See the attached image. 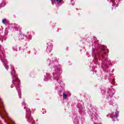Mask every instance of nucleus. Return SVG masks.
Segmentation results:
<instances>
[{
    "mask_svg": "<svg viewBox=\"0 0 124 124\" xmlns=\"http://www.w3.org/2000/svg\"><path fill=\"white\" fill-rule=\"evenodd\" d=\"M6 21V19H3V20H2V23L3 24H5V21Z\"/></svg>",
    "mask_w": 124,
    "mask_h": 124,
    "instance_id": "4",
    "label": "nucleus"
},
{
    "mask_svg": "<svg viewBox=\"0 0 124 124\" xmlns=\"http://www.w3.org/2000/svg\"><path fill=\"white\" fill-rule=\"evenodd\" d=\"M51 0L52 4H54V3H55V4H58L62 2V0Z\"/></svg>",
    "mask_w": 124,
    "mask_h": 124,
    "instance_id": "1",
    "label": "nucleus"
},
{
    "mask_svg": "<svg viewBox=\"0 0 124 124\" xmlns=\"http://www.w3.org/2000/svg\"><path fill=\"white\" fill-rule=\"evenodd\" d=\"M103 52H104V54H105V52L104 50H103Z\"/></svg>",
    "mask_w": 124,
    "mask_h": 124,
    "instance_id": "8",
    "label": "nucleus"
},
{
    "mask_svg": "<svg viewBox=\"0 0 124 124\" xmlns=\"http://www.w3.org/2000/svg\"><path fill=\"white\" fill-rule=\"evenodd\" d=\"M12 74V75H13V74Z\"/></svg>",
    "mask_w": 124,
    "mask_h": 124,
    "instance_id": "9",
    "label": "nucleus"
},
{
    "mask_svg": "<svg viewBox=\"0 0 124 124\" xmlns=\"http://www.w3.org/2000/svg\"><path fill=\"white\" fill-rule=\"evenodd\" d=\"M63 98L64 99H66V98H67V95H66V94L65 93H63Z\"/></svg>",
    "mask_w": 124,
    "mask_h": 124,
    "instance_id": "3",
    "label": "nucleus"
},
{
    "mask_svg": "<svg viewBox=\"0 0 124 124\" xmlns=\"http://www.w3.org/2000/svg\"><path fill=\"white\" fill-rule=\"evenodd\" d=\"M15 79H13V84H14V83H15L16 81H17V80H18V78H17V77L15 76Z\"/></svg>",
    "mask_w": 124,
    "mask_h": 124,
    "instance_id": "2",
    "label": "nucleus"
},
{
    "mask_svg": "<svg viewBox=\"0 0 124 124\" xmlns=\"http://www.w3.org/2000/svg\"><path fill=\"white\" fill-rule=\"evenodd\" d=\"M4 67H5L6 69H7V70L8 69L9 66L6 64H5Z\"/></svg>",
    "mask_w": 124,
    "mask_h": 124,
    "instance_id": "5",
    "label": "nucleus"
},
{
    "mask_svg": "<svg viewBox=\"0 0 124 124\" xmlns=\"http://www.w3.org/2000/svg\"><path fill=\"white\" fill-rule=\"evenodd\" d=\"M0 116H1V118H2V119H3V117H2V116L1 115Z\"/></svg>",
    "mask_w": 124,
    "mask_h": 124,
    "instance_id": "7",
    "label": "nucleus"
},
{
    "mask_svg": "<svg viewBox=\"0 0 124 124\" xmlns=\"http://www.w3.org/2000/svg\"><path fill=\"white\" fill-rule=\"evenodd\" d=\"M5 122H6V123H7V124H9V123L6 122V120H5Z\"/></svg>",
    "mask_w": 124,
    "mask_h": 124,
    "instance_id": "6",
    "label": "nucleus"
}]
</instances>
